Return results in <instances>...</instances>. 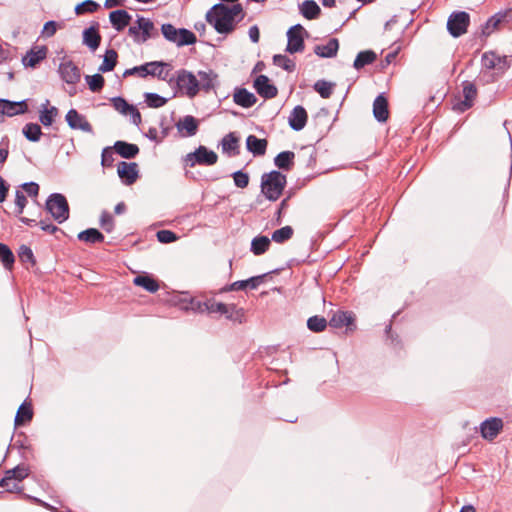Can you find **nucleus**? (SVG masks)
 I'll list each match as a JSON object with an SVG mask.
<instances>
[{
    "mask_svg": "<svg viewBox=\"0 0 512 512\" xmlns=\"http://www.w3.org/2000/svg\"><path fill=\"white\" fill-rule=\"evenodd\" d=\"M206 21L219 34H230L235 30L236 21L229 13L228 6L223 3L213 5L206 13Z\"/></svg>",
    "mask_w": 512,
    "mask_h": 512,
    "instance_id": "nucleus-1",
    "label": "nucleus"
},
{
    "mask_svg": "<svg viewBox=\"0 0 512 512\" xmlns=\"http://www.w3.org/2000/svg\"><path fill=\"white\" fill-rule=\"evenodd\" d=\"M286 183V176L278 170L264 173L261 177V192L269 201H276L285 189Z\"/></svg>",
    "mask_w": 512,
    "mask_h": 512,
    "instance_id": "nucleus-2",
    "label": "nucleus"
},
{
    "mask_svg": "<svg viewBox=\"0 0 512 512\" xmlns=\"http://www.w3.org/2000/svg\"><path fill=\"white\" fill-rule=\"evenodd\" d=\"M180 92V94L193 99L200 92V83L197 76L186 69H179L176 71V76L173 82Z\"/></svg>",
    "mask_w": 512,
    "mask_h": 512,
    "instance_id": "nucleus-3",
    "label": "nucleus"
},
{
    "mask_svg": "<svg viewBox=\"0 0 512 512\" xmlns=\"http://www.w3.org/2000/svg\"><path fill=\"white\" fill-rule=\"evenodd\" d=\"M45 209L51 214L53 219L62 224L68 220L70 215V208L66 197L60 193H52L48 196Z\"/></svg>",
    "mask_w": 512,
    "mask_h": 512,
    "instance_id": "nucleus-4",
    "label": "nucleus"
},
{
    "mask_svg": "<svg viewBox=\"0 0 512 512\" xmlns=\"http://www.w3.org/2000/svg\"><path fill=\"white\" fill-rule=\"evenodd\" d=\"M128 35L133 38L135 43L142 44L150 38L157 37L158 31L150 19L138 16L136 25L128 28Z\"/></svg>",
    "mask_w": 512,
    "mask_h": 512,
    "instance_id": "nucleus-5",
    "label": "nucleus"
},
{
    "mask_svg": "<svg viewBox=\"0 0 512 512\" xmlns=\"http://www.w3.org/2000/svg\"><path fill=\"white\" fill-rule=\"evenodd\" d=\"M209 305L210 310L208 311V314L218 313L225 316L226 319L239 324L245 321V310L237 307L235 304L227 305L222 302H216L211 298V303Z\"/></svg>",
    "mask_w": 512,
    "mask_h": 512,
    "instance_id": "nucleus-6",
    "label": "nucleus"
},
{
    "mask_svg": "<svg viewBox=\"0 0 512 512\" xmlns=\"http://www.w3.org/2000/svg\"><path fill=\"white\" fill-rule=\"evenodd\" d=\"M482 68L502 76L510 67L507 56H499L494 51L484 52L481 57Z\"/></svg>",
    "mask_w": 512,
    "mask_h": 512,
    "instance_id": "nucleus-7",
    "label": "nucleus"
},
{
    "mask_svg": "<svg viewBox=\"0 0 512 512\" xmlns=\"http://www.w3.org/2000/svg\"><path fill=\"white\" fill-rule=\"evenodd\" d=\"M470 15L465 11L453 12L447 20V30L451 36L458 38L467 32Z\"/></svg>",
    "mask_w": 512,
    "mask_h": 512,
    "instance_id": "nucleus-8",
    "label": "nucleus"
},
{
    "mask_svg": "<svg viewBox=\"0 0 512 512\" xmlns=\"http://www.w3.org/2000/svg\"><path fill=\"white\" fill-rule=\"evenodd\" d=\"M512 22V7L499 11L489 17L487 21L481 25V35L490 36L494 31L498 30L501 25Z\"/></svg>",
    "mask_w": 512,
    "mask_h": 512,
    "instance_id": "nucleus-9",
    "label": "nucleus"
},
{
    "mask_svg": "<svg viewBox=\"0 0 512 512\" xmlns=\"http://www.w3.org/2000/svg\"><path fill=\"white\" fill-rule=\"evenodd\" d=\"M185 161L190 167L196 164L212 166L217 163L218 155L213 150L200 145L194 152L186 155Z\"/></svg>",
    "mask_w": 512,
    "mask_h": 512,
    "instance_id": "nucleus-10",
    "label": "nucleus"
},
{
    "mask_svg": "<svg viewBox=\"0 0 512 512\" xmlns=\"http://www.w3.org/2000/svg\"><path fill=\"white\" fill-rule=\"evenodd\" d=\"M327 325L332 328L346 327L347 331L356 329L354 314L348 311H338L334 313L329 321L322 317V331L326 329Z\"/></svg>",
    "mask_w": 512,
    "mask_h": 512,
    "instance_id": "nucleus-11",
    "label": "nucleus"
},
{
    "mask_svg": "<svg viewBox=\"0 0 512 512\" xmlns=\"http://www.w3.org/2000/svg\"><path fill=\"white\" fill-rule=\"evenodd\" d=\"M305 34H307V32L301 24L291 26L287 31L288 42L286 46V51L290 54L303 52L305 48Z\"/></svg>",
    "mask_w": 512,
    "mask_h": 512,
    "instance_id": "nucleus-12",
    "label": "nucleus"
},
{
    "mask_svg": "<svg viewBox=\"0 0 512 512\" xmlns=\"http://www.w3.org/2000/svg\"><path fill=\"white\" fill-rule=\"evenodd\" d=\"M277 272V270L272 271V273ZM271 272L264 273L262 275H257L250 277L245 280H238L231 284L225 285L219 290V293H226L230 291H239V290H245L246 288H249L251 290L257 289L265 280V278L270 275Z\"/></svg>",
    "mask_w": 512,
    "mask_h": 512,
    "instance_id": "nucleus-13",
    "label": "nucleus"
},
{
    "mask_svg": "<svg viewBox=\"0 0 512 512\" xmlns=\"http://www.w3.org/2000/svg\"><path fill=\"white\" fill-rule=\"evenodd\" d=\"M503 420L499 417H490L480 424L481 437L493 441L503 429Z\"/></svg>",
    "mask_w": 512,
    "mask_h": 512,
    "instance_id": "nucleus-14",
    "label": "nucleus"
},
{
    "mask_svg": "<svg viewBox=\"0 0 512 512\" xmlns=\"http://www.w3.org/2000/svg\"><path fill=\"white\" fill-rule=\"evenodd\" d=\"M68 126L73 130H81L87 133H93V127L86 117L80 114L76 109H70L66 116Z\"/></svg>",
    "mask_w": 512,
    "mask_h": 512,
    "instance_id": "nucleus-15",
    "label": "nucleus"
},
{
    "mask_svg": "<svg viewBox=\"0 0 512 512\" xmlns=\"http://www.w3.org/2000/svg\"><path fill=\"white\" fill-rule=\"evenodd\" d=\"M117 173L125 185H132L139 177L138 165L135 162L121 161L118 164Z\"/></svg>",
    "mask_w": 512,
    "mask_h": 512,
    "instance_id": "nucleus-16",
    "label": "nucleus"
},
{
    "mask_svg": "<svg viewBox=\"0 0 512 512\" xmlns=\"http://www.w3.org/2000/svg\"><path fill=\"white\" fill-rule=\"evenodd\" d=\"M0 487L5 488L6 491L9 492V493H19V494H22L23 498L28 499L31 502L35 503V504L41 505V506H43L45 508H48V509L51 508V506L49 504H47L46 502L40 500L39 498H36V497H33V496H30V495L22 493L23 487L18 485L17 483H12V480L9 477V475L7 474V471H5L4 477L0 479Z\"/></svg>",
    "mask_w": 512,
    "mask_h": 512,
    "instance_id": "nucleus-17",
    "label": "nucleus"
},
{
    "mask_svg": "<svg viewBox=\"0 0 512 512\" xmlns=\"http://www.w3.org/2000/svg\"><path fill=\"white\" fill-rule=\"evenodd\" d=\"M462 92L464 99L457 103L455 108L464 112L473 106L477 96V88L473 82L466 80L462 82Z\"/></svg>",
    "mask_w": 512,
    "mask_h": 512,
    "instance_id": "nucleus-18",
    "label": "nucleus"
},
{
    "mask_svg": "<svg viewBox=\"0 0 512 512\" xmlns=\"http://www.w3.org/2000/svg\"><path fill=\"white\" fill-rule=\"evenodd\" d=\"M28 111L27 100L11 101L0 99V113L8 117L25 114Z\"/></svg>",
    "mask_w": 512,
    "mask_h": 512,
    "instance_id": "nucleus-19",
    "label": "nucleus"
},
{
    "mask_svg": "<svg viewBox=\"0 0 512 512\" xmlns=\"http://www.w3.org/2000/svg\"><path fill=\"white\" fill-rule=\"evenodd\" d=\"M59 74L61 79L67 84H76L81 78L80 69L71 60L60 63Z\"/></svg>",
    "mask_w": 512,
    "mask_h": 512,
    "instance_id": "nucleus-20",
    "label": "nucleus"
},
{
    "mask_svg": "<svg viewBox=\"0 0 512 512\" xmlns=\"http://www.w3.org/2000/svg\"><path fill=\"white\" fill-rule=\"evenodd\" d=\"M254 88L257 93L265 99L275 98L278 94L277 87L270 82V79L266 75L256 77L254 80Z\"/></svg>",
    "mask_w": 512,
    "mask_h": 512,
    "instance_id": "nucleus-21",
    "label": "nucleus"
},
{
    "mask_svg": "<svg viewBox=\"0 0 512 512\" xmlns=\"http://www.w3.org/2000/svg\"><path fill=\"white\" fill-rule=\"evenodd\" d=\"M170 64L162 61H153V62H147L145 64H142L140 66H135L129 69H126L123 73V77L126 78L128 76L137 75L141 78H145L147 76H151L153 74L152 68L153 67H169Z\"/></svg>",
    "mask_w": 512,
    "mask_h": 512,
    "instance_id": "nucleus-22",
    "label": "nucleus"
},
{
    "mask_svg": "<svg viewBox=\"0 0 512 512\" xmlns=\"http://www.w3.org/2000/svg\"><path fill=\"white\" fill-rule=\"evenodd\" d=\"M102 37L99 33V23L94 22L90 27L83 31V44L91 51L97 50L101 44Z\"/></svg>",
    "mask_w": 512,
    "mask_h": 512,
    "instance_id": "nucleus-23",
    "label": "nucleus"
},
{
    "mask_svg": "<svg viewBox=\"0 0 512 512\" xmlns=\"http://www.w3.org/2000/svg\"><path fill=\"white\" fill-rule=\"evenodd\" d=\"M46 46H35L31 48L22 58V64L25 67L35 68L47 56Z\"/></svg>",
    "mask_w": 512,
    "mask_h": 512,
    "instance_id": "nucleus-24",
    "label": "nucleus"
},
{
    "mask_svg": "<svg viewBox=\"0 0 512 512\" xmlns=\"http://www.w3.org/2000/svg\"><path fill=\"white\" fill-rule=\"evenodd\" d=\"M112 27L117 31H123L131 22L132 16L124 9H117L109 14Z\"/></svg>",
    "mask_w": 512,
    "mask_h": 512,
    "instance_id": "nucleus-25",
    "label": "nucleus"
},
{
    "mask_svg": "<svg viewBox=\"0 0 512 512\" xmlns=\"http://www.w3.org/2000/svg\"><path fill=\"white\" fill-rule=\"evenodd\" d=\"M307 118L308 116L305 108L301 105H297L289 115V126L295 131H300L305 127Z\"/></svg>",
    "mask_w": 512,
    "mask_h": 512,
    "instance_id": "nucleus-26",
    "label": "nucleus"
},
{
    "mask_svg": "<svg viewBox=\"0 0 512 512\" xmlns=\"http://www.w3.org/2000/svg\"><path fill=\"white\" fill-rule=\"evenodd\" d=\"M373 115L380 122H386L389 117L388 100L383 94H379L373 102Z\"/></svg>",
    "mask_w": 512,
    "mask_h": 512,
    "instance_id": "nucleus-27",
    "label": "nucleus"
},
{
    "mask_svg": "<svg viewBox=\"0 0 512 512\" xmlns=\"http://www.w3.org/2000/svg\"><path fill=\"white\" fill-rule=\"evenodd\" d=\"M222 152L229 156H237L240 153L239 137L235 132L226 134L221 140Z\"/></svg>",
    "mask_w": 512,
    "mask_h": 512,
    "instance_id": "nucleus-28",
    "label": "nucleus"
},
{
    "mask_svg": "<svg viewBox=\"0 0 512 512\" xmlns=\"http://www.w3.org/2000/svg\"><path fill=\"white\" fill-rule=\"evenodd\" d=\"M197 76L199 77L200 91L202 90L205 93H209L218 84V75L211 69L198 71Z\"/></svg>",
    "mask_w": 512,
    "mask_h": 512,
    "instance_id": "nucleus-29",
    "label": "nucleus"
},
{
    "mask_svg": "<svg viewBox=\"0 0 512 512\" xmlns=\"http://www.w3.org/2000/svg\"><path fill=\"white\" fill-rule=\"evenodd\" d=\"M268 142L251 134L246 138V148L254 156H262L266 153Z\"/></svg>",
    "mask_w": 512,
    "mask_h": 512,
    "instance_id": "nucleus-30",
    "label": "nucleus"
},
{
    "mask_svg": "<svg viewBox=\"0 0 512 512\" xmlns=\"http://www.w3.org/2000/svg\"><path fill=\"white\" fill-rule=\"evenodd\" d=\"M233 99L237 105L243 108H250L257 102L256 96L246 88H236Z\"/></svg>",
    "mask_w": 512,
    "mask_h": 512,
    "instance_id": "nucleus-31",
    "label": "nucleus"
},
{
    "mask_svg": "<svg viewBox=\"0 0 512 512\" xmlns=\"http://www.w3.org/2000/svg\"><path fill=\"white\" fill-rule=\"evenodd\" d=\"M113 148L118 155L125 159H133L139 154V147L126 141H116Z\"/></svg>",
    "mask_w": 512,
    "mask_h": 512,
    "instance_id": "nucleus-32",
    "label": "nucleus"
},
{
    "mask_svg": "<svg viewBox=\"0 0 512 512\" xmlns=\"http://www.w3.org/2000/svg\"><path fill=\"white\" fill-rule=\"evenodd\" d=\"M198 121L192 115H186L176 124L179 132L186 131L185 136H194L198 131Z\"/></svg>",
    "mask_w": 512,
    "mask_h": 512,
    "instance_id": "nucleus-33",
    "label": "nucleus"
},
{
    "mask_svg": "<svg viewBox=\"0 0 512 512\" xmlns=\"http://www.w3.org/2000/svg\"><path fill=\"white\" fill-rule=\"evenodd\" d=\"M295 154L292 151H282L274 158V164L281 170L290 171L294 166Z\"/></svg>",
    "mask_w": 512,
    "mask_h": 512,
    "instance_id": "nucleus-34",
    "label": "nucleus"
},
{
    "mask_svg": "<svg viewBox=\"0 0 512 512\" xmlns=\"http://www.w3.org/2000/svg\"><path fill=\"white\" fill-rule=\"evenodd\" d=\"M79 241H83L88 244H96L104 241V235L96 228H88L81 231L77 236Z\"/></svg>",
    "mask_w": 512,
    "mask_h": 512,
    "instance_id": "nucleus-35",
    "label": "nucleus"
},
{
    "mask_svg": "<svg viewBox=\"0 0 512 512\" xmlns=\"http://www.w3.org/2000/svg\"><path fill=\"white\" fill-rule=\"evenodd\" d=\"M270 244L271 239L264 235H258L252 239L250 250L254 255L260 256L269 249Z\"/></svg>",
    "mask_w": 512,
    "mask_h": 512,
    "instance_id": "nucleus-36",
    "label": "nucleus"
},
{
    "mask_svg": "<svg viewBox=\"0 0 512 512\" xmlns=\"http://www.w3.org/2000/svg\"><path fill=\"white\" fill-rule=\"evenodd\" d=\"M118 61V53L114 49H107L103 58V62L98 68L101 73H106L114 70Z\"/></svg>",
    "mask_w": 512,
    "mask_h": 512,
    "instance_id": "nucleus-37",
    "label": "nucleus"
},
{
    "mask_svg": "<svg viewBox=\"0 0 512 512\" xmlns=\"http://www.w3.org/2000/svg\"><path fill=\"white\" fill-rule=\"evenodd\" d=\"M33 418V410L31 403H28L26 400L20 405L17 410L14 423L15 426H21L26 421H31Z\"/></svg>",
    "mask_w": 512,
    "mask_h": 512,
    "instance_id": "nucleus-38",
    "label": "nucleus"
},
{
    "mask_svg": "<svg viewBox=\"0 0 512 512\" xmlns=\"http://www.w3.org/2000/svg\"><path fill=\"white\" fill-rule=\"evenodd\" d=\"M377 58V54L372 50H364L357 54L353 67L356 70L364 68L366 65L372 64Z\"/></svg>",
    "mask_w": 512,
    "mask_h": 512,
    "instance_id": "nucleus-39",
    "label": "nucleus"
},
{
    "mask_svg": "<svg viewBox=\"0 0 512 512\" xmlns=\"http://www.w3.org/2000/svg\"><path fill=\"white\" fill-rule=\"evenodd\" d=\"M133 283L150 293H155L159 289L157 280L149 275H138L134 278Z\"/></svg>",
    "mask_w": 512,
    "mask_h": 512,
    "instance_id": "nucleus-40",
    "label": "nucleus"
},
{
    "mask_svg": "<svg viewBox=\"0 0 512 512\" xmlns=\"http://www.w3.org/2000/svg\"><path fill=\"white\" fill-rule=\"evenodd\" d=\"M49 100H46L45 104L42 105L43 109L40 111L39 120L45 127L51 126L55 117L58 115V109L55 106L47 108Z\"/></svg>",
    "mask_w": 512,
    "mask_h": 512,
    "instance_id": "nucleus-41",
    "label": "nucleus"
},
{
    "mask_svg": "<svg viewBox=\"0 0 512 512\" xmlns=\"http://www.w3.org/2000/svg\"><path fill=\"white\" fill-rule=\"evenodd\" d=\"M6 471L13 483H17L18 485L30 474V469L25 464H19L16 467Z\"/></svg>",
    "mask_w": 512,
    "mask_h": 512,
    "instance_id": "nucleus-42",
    "label": "nucleus"
},
{
    "mask_svg": "<svg viewBox=\"0 0 512 512\" xmlns=\"http://www.w3.org/2000/svg\"><path fill=\"white\" fill-rule=\"evenodd\" d=\"M24 137L31 142H38L42 136V130L37 123H27L22 129Z\"/></svg>",
    "mask_w": 512,
    "mask_h": 512,
    "instance_id": "nucleus-43",
    "label": "nucleus"
},
{
    "mask_svg": "<svg viewBox=\"0 0 512 512\" xmlns=\"http://www.w3.org/2000/svg\"><path fill=\"white\" fill-rule=\"evenodd\" d=\"M177 34L176 45L179 47L193 45L197 42L196 35L186 28H179Z\"/></svg>",
    "mask_w": 512,
    "mask_h": 512,
    "instance_id": "nucleus-44",
    "label": "nucleus"
},
{
    "mask_svg": "<svg viewBox=\"0 0 512 512\" xmlns=\"http://www.w3.org/2000/svg\"><path fill=\"white\" fill-rule=\"evenodd\" d=\"M301 13L306 19H316L320 15V7L314 0H306L302 4Z\"/></svg>",
    "mask_w": 512,
    "mask_h": 512,
    "instance_id": "nucleus-45",
    "label": "nucleus"
},
{
    "mask_svg": "<svg viewBox=\"0 0 512 512\" xmlns=\"http://www.w3.org/2000/svg\"><path fill=\"white\" fill-rule=\"evenodd\" d=\"M0 261L2 262L3 266L8 270L12 269L15 262V257L12 250L9 248L8 245L4 243H0Z\"/></svg>",
    "mask_w": 512,
    "mask_h": 512,
    "instance_id": "nucleus-46",
    "label": "nucleus"
},
{
    "mask_svg": "<svg viewBox=\"0 0 512 512\" xmlns=\"http://www.w3.org/2000/svg\"><path fill=\"white\" fill-rule=\"evenodd\" d=\"M294 230L291 226H284L272 233L271 240L275 243L282 244L292 238Z\"/></svg>",
    "mask_w": 512,
    "mask_h": 512,
    "instance_id": "nucleus-47",
    "label": "nucleus"
},
{
    "mask_svg": "<svg viewBox=\"0 0 512 512\" xmlns=\"http://www.w3.org/2000/svg\"><path fill=\"white\" fill-rule=\"evenodd\" d=\"M339 41L337 38H328L325 44H322V58H332L337 55Z\"/></svg>",
    "mask_w": 512,
    "mask_h": 512,
    "instance_id": "nucleus-48",
    "label": "nucleus"
},
{
    "mask_svg": "<svg viewBox=\"0 0 512 512\" xmlns=\"http://www.w3.org/2000/svg\"><path fill=\"white\" fill-rule=\"evenodd\" d=\"M273 63L276 66L281 67L283 70H285L287 72H293L296 68L295 62L293 60H291L289 57H287L286 55H282V54L274 55Z\"/></svg>",
    "mask_w": 512,
    "mask_h": 512,
    "instance_id": "nucleus-49",
    "label": "nucleus"
},
{
    "mask_svg": "<svg viewBox=\"0 0 512 512\" xmlns=\"http://www.w3.org/2000/svg\"><path fill=\"white\" fill-rule=\"evenodd\" d=\"M85 80L92 92H100L105 84V79L100 73L94 75H87Z\"/></svg>",
    "mask_w": 512,
    "mask_h": 512,
    "instance_id": "nucleus-50",
    "label": "nucleus"
},
{
    "mask_svg": "<svg viewBox=\"0 0 512 512\" xmlns=\"http://www.w3.org/2000/svg\"><path fill=\"white\" fill-rule=\"evenodd\" d=\"M100 8V5L94 0H85L75 6L76 15H83L86 13H94Z\"/></svg>",
    "mask_w": 512,
    "mask_h": 512,
    "instance_id": "nucleus-51",
    "label": "nucleus"
},
{
    "mask_svg": "<svg viewBox=\"0 0 512 512\" xmlns=\"http://www.w3.org/2000/svg\"><path fill=\"white\" fill-rule=\"evenodd\" d=\"M145 102L151 108H159L167 103V99L161 95L153 92H148L145 95Z\"/></svg>",
    "mask_w": 512,
    "mask_h": 512,
    "instance_id": "nucleus-52",
    "label": "nucleus"
},
{
    "mask_svg": "<svg viewBox=\"0 0 512 512\" xmlns=\"http://www.w3.org/2000/svg\"><path fill=\"white\" fill-rule=\"evenodd\" d=\"M18 257L19 260L24 264H31L32 266L35 265L36 260L33 254L32 249L27 245H21L18 250Z\"/></svg>",
    "mask_w": 512,
    "mask_h": 512,
    "instance_id": "nucleus-53",
    "label": "nucleus"
},
{
    "mask_svg": "<svg viewBox=\"0 0 512 512\" xmlns=\"http://www.w3.org/2000/svg\"><path fill=\"white\" fill-rule=\"evenodd\" d=\"M99 224L101 228L107 233H111L115 227L113 216L106 210L102 211Z\"/></svg>",
    "mask_w": 512,
    "mask_h": 512,
    "instance_id": "nucleus-54",
    "label": "nucleus"
},
{
    "mask_svg": "<svg viewBox=\"0 0 512 512\" xmlns=\"http://www.w3.org/2000/svg\"><path fill=\"white\" fill-rule=\"evenodd\" d=\"M178 29L179 28H176L171 23H164L161 26V33L166 40L176 44L177 36H178V34H177Z\"/></svg>",
    "mask_w": 512,
    "mask_h": 512,
    "instance_id": "nucleus-55",
    "label": "nucleus"
},
{
    "mask_svg": "<svg viewBox=\"0 0 512 512\" xmlns=\"http://www.w3.org/2000/svg\"><path fill=\"white\" fill-rule=\"evenodd\" d=\"M210 303L211 299H207L206 301H200L195 298H192L190 300V309L198 313H208V311L210 310Z\"/></svg>",
    "mask_w": 512,
    "mask_h": 512,
    "instance_id": "nucleus-56",
    "label": "nucleus"
},
{
    "mask_svg": "<svg viewBox=\"0 0 512 512\" xmlns=\"http://www.w3.org/2000/svg\"><path fill=\"white\" fill-rule=\"evenodd\" d=\"M111 102L115 110L123 115H127L129 108L132 106L121 96L113 97Z\"/></svg>",
    "mask_w": 512,
    "mask_h": 512,
    "instance_id": "nucleus-57",
    "label": "nucleus"
},
{
    "mask_svg": "<svg viewBox=\"0 0 512 512\" xmlns=\"http://www.w3.org/2000/svg\"><path fill=\"white\" fill-rule=\"evenodd\" d=\"M234 184L238 188H246L249 184V175L247 172L238 170L232 174Z\"/></svg>",
    "mask_w": 512,
    "mask_h": 512,
    "instance_id": "nucleus-58",
    "label": "nucleus"
},
{
    "mask_svg": "<svg viewBox=\"0 0 512 512\" xmlns=\"http://www.w3.org/2000/svg\"><path fill=\"white\" fill-rule=\"evenodd\" d=\"M157 240L163 244L175 242L178 236L171 230H159L156 234Z\"/></svg>",
    "mask_w": 512,
    "mask_h": 512,
    "instance_id": "nucleus-59",
    "label": "nucleus"
},
{
    "mask_svg": "<svg viewBox=\"0 0 512 512\" xmlns=\"http://www.w3.org/2000/svg\"><path fill=\"white\" fill-rule=\"evenodd\" d=\"M113 149L114 148H111V147H105L102 150L101 165L103 167H112L113 166V163L115 161Z\"/></svg>",
    "mask_w": 512,
    "mask_h": 512,
    "instance_id": "nucleus-60",
    "label": "nucleus"
},
{
    "mask_svg": "<svg viewBox=\"0 0 512 512\" xmlns=\"http://www.w3.org/2000/svg\"><path fill=\"white\" fill-rule=\"evenodd\" d=\"M27 198L24 193L20 190H16L15 193V205H16V215L19 216L23 213V210L27 204Z\"/></svg>",
    "mask_w": 512,
    "mask_h": 512,
    "instance_id": "nucleus-61",
    "label": "nucleus"
},
{
    "mask_svg": "<svg viewBox=\"0 0 512 512\" xmlns=\"http://www.w3.org/2000/svg\"><path fill=\"white\" fill-rule=\"evenodd\" d=\"M153 74L151 76L157 77L159 80L167 81L169 85H172L174 82V77H171L168 79V71H164L163 67H153L152 68Z\"/></svg>",
    "mask_w": 512,
    "mask_h": 512,
    "instance_id": "nucleus-62",
    "label": "nucleus"
},
{
    "mask_svg": "<svg viewBox=\"0 0 512 512\" xmlns=\"http://www.w3.org/2000/svg\"><path fill=\"white\" fill-rule=\"evenodd\" d=\"M288 202H289V197L284 198V199L280 202V204H279V207H278V209H277V211H276V213H275V223H276L277 225H280V224L282 223V221H283V219H282V218H283L284 211H285V210L288 208V206H289Z\"/></svg>",
    "mask_w": 512,
    "mask_h": 512,
    "instance_id": "nucleus-63",
    "label": "nucleus"
},
{
    "mask_svg": "<svg viewBox=\"0 0 512 512\" xmlns=\"http://www.w3.org/2000/svg\"><path fill=\"white\" fill-rule=\"evenodd\" d=\"M22 189L31 197H37L39 194V185L36 182H26L21 185Z\"/></svg>",
    "mask_w": 512,
    "mask_h": 512,
    "instance_id": "nucleus-64",
    "label": "nucleus"
}]
</instances>
